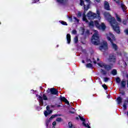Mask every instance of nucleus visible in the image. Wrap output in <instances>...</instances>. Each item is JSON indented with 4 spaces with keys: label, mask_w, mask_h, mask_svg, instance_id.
<instances>
[{
    "label": "nucleus",
    "mask_w": 128,
    "mask_h": 128,
    "mask_svg": "<svg viewBox=\"0 0 128 128\" xmlns=\"http://www.w3.org/2000/svg\"><path fill=\"white\" fill-rule=\"evenodd\" d=\"M76 120H78V117H76Z\"/></svg>",
    "instance_id": "nucleus-54"
},
{
    "label": "nucleus",
    "mask_w": 128,
    "mask_h": 128,
    "mask_svg": "<svg viewBox=\"0 0 128 128\" xmlns=\"http://www.w3.org/2000/svg\"><path fill=\"white\" fill-rule=\"evenodd\" d=\"M68 126L70 128H74V126H72V122H68Z\"/></svg>",
    "instance_id": "nucleus-30"
},
{
    "label": "nucleus",
    "mask_w": 128,
    "mask_h": 128,
    "mask_svg": "<svg viewBox=\"0 0 128 128\" xmlns=\"http://www.w3.org/2000/svg\"><path fill=\"white\" fill-rule=\"evenodd\" d=\"M96 14H97V16H98V18H100V11H98V10H96Z\"/></svg>",
    "instance_id": "nucleus-41"
},
{
    "label": "nucleus",
    "mask_w": 128,
    "mask_h": 128,
    "mask_svg": "<svg viewBox=\"0 0 128 128\" xmlns=\"http://www.w3.org/2000/svg\"><path fill=\"white\" fill-rule=\"evenodd\" d=\"M108 60L111 66H114V64L116 62V56L114 54H110Z\"/></svg>",
    "instance_id": "nucleus-3"
},
{
    "label": "nucleus",
    "mask_w": 128,
    "mask_h": 128,
    "mask_svg": "<svg viewBox=\"0 0 128 128\" xmlns=\"http://www.w3.org/2000/svg\"><path fill=\"white\" fill-rule=\"evenodd\" d=\"M116 82H117V84L120 83V78L119 77L116 78Z\"/></svg>",
    "instance_id": "nucleus-28"
},
{
    "label": "nucleus",
    "mask_w": 128,
    "mask_h": 128,
    "mask_svg": "<svg viewBox=\"0 0 128 128\" xmlns=\"http://www.w3.org/2000/svg\"><path fill=\"white\" fill-rule=\"evenodd\" d=\"M82 124L84 126H86V128H90V126H88V124H86V123H84V122H82Z\"/></svg>",
    "instance_id": "nucleus-31"
},
{
    "label": "nucleus",
    "mask_w": 128,
    "mask_h": 128,
    "mask_svg": "<svg viewBox=\"0 0 128 128\" xmlns=\"http://www.w3.org/2000/svg\"><path fill=\"white\" fill-rule=\"evenodd\" d=\"M102 86L104 88L105 90H108V86H106V85L104 84L102 85Z\"/></svg>",
    "instance_id": "nucleus-39"
},
{
    "label": "nucleus",
    "mask_w": 128,
    "mask_h": 128,
    "mask_svg": "<svg viewBox=\"0 0 128 128\" xmlns=\"http://www.w3.org/2000/svg\"><path fill=\"white\" fill-rule=\"evenodd\" d=\"M94 22L91 21L89 23V26L90 28H94Z\"/></svg>",
    "instance_id": "nucleus-25"
},
{
    "label": "nucleus",
    "mask_w": 128,
    "mask_h": 128,
    "mask_svg": "<svg viewBox=\"0 0 128 128\" xmlns=\"http://www.w3.org/2000/svg\"><path fill=\"white\" fill-rule=\"evenodd\" d=\"M94 64H96V61H94Z\"/></svg>",
    "instance_id": "nucleus-52"
},
{
    "label": "nucleus",
    "mask_w": 128,
    "mask_h": 128,
    "mask_svg": "<svg viewBox=\"0 0 128 128\" xmlns=\"http://www.w3.org/2000/svg\"><path fill=\"white\" fill-rule=\"evenodd\" d=\"M110 80L109 78H104V81L105 82H108V80Z\"/></svg>",
    "instance_id": "nucleus-34"
},
{
    "label": "nucleus",
    "mask_w": 128,
    "mask_h": 128,
    "mask_svg": "<svg viewBox=\"0 0 128 128\" xmlns=\"http://www.w3.org/2000/svg\"><path fill=\"white\" fill-rule=\"evenodd\" d=\"M58 4H66L68 0H56Z\"/></svg>",
    "instance_id": "nucleus-20"
},
{
    "label": "nucleus",
    "mask_w": 128,
    "mask_h": 128,
    "mask_svg": "<svg viewBox=\"0 0 128 128\" xmlns=\"http://www.w3.org/2000/svg\"><path fill=\"white\" fill-rule=\"evenodd\" d=\"M76 30H72V34H76Z\"/></svg>",
    "instance_id": "nucleus-38"
},
{
    "label": "nucleus",
    "mask_w": 128,
    "mask_h": 128,
    "mask_svg": "<svg viewBox=\"0 0 128 128\" xmlns=\"http://www.w3.org/2000/svg\"><path fill=\"white\" fill-rule=\"evenodd\" d=\"M82 62L83 64H84V60H83L82 61Z\"/></svg>",
    "instance_id": "nucleus-53"
},
{
    "label": "nucleus",
    "mask_w": 128,
    "mask_h": 128,
    "mask_svg": "<svg viewBox=\"0 0 128 128\" xmlns=\"http://www.w3.org/2000/svg\"><path fill=\"white\" fill-rule=\"evenodd\" d=\"M60 100L62 102H66V104H67L70 106V102H68V100H66V98H64V96H60Z\"/></svg>",
    "instance_id": "nucleus-11"
},
{
    "label": "nucleus",
    "mask_w": 128,
    "mask_h": 128,
    "mask_svg": "<svg viewBox=\"0 0 128 128\" xmlns=\"http://www.w3.org/2000/svg\"><path fill=\"white\" fill-rule=\"evenodd\" d=\"M40 0H34V2H32V4H36V2H38Z\"/></svg>",
    "instance_id": "nucleus-43"
},
{
    "label": "nucleus",
    "mask_w": 128,
    "mask_h": 128,
    "mask_svg": "<svg viewBox=\"0 0 128 128\" xmlns=\"http://www.w3.org/2000/svg\"><path fill=\"white\" fill-rule=\"evenodd\" d=\"M87 17L88 20H94V18H96V14L92 12H89L87 14Z\"/></svg>",
    "instance_id": "nucleus-9"
},
{
    "label": "nucleus",
    "mask_w": 128,
    "mask_h": 128,
    "mask_svg": "<svg viewBox=\"0 0 128 128\" xmlns=\"http://www.w3.org/2000/svg\"><path fill=\"white\" fill-rule=\"evenodd\" d=\"M68 18L69 19L70 22H72V16H68Z\"/></svg>",
    "instance_id": "nucleus-40"
},
{
    "label": "nucleus",
    "mask_w": 128,
    "mask_h": 128,
    "mask_svg": "<svg viewBox=\"0 0 128 128\" xmlns=\"http://www.w3.org/2000/svg\"><path fill=\"white\" fill-rule=\"evenodd\" d=\"M40 88H42V87H40Z\"/></svg>",
    "instance_id": "nucleus-59"
},
{
    "label": "nucleus",
    "mask_w": 128,
    "mask_h": 128,
    "mask_svg": "<svg viewBox=\"0 0 128 128\" xmlns=\"http://www.w3.org/2000/svg\"><path fill=\"white\" fill-rule=\"evenodd\" d=\"M116 18L118 22H122L120 18V17H118V15L116 16Z\"/></svg>",
    "instance_id": "nucleus-32"
},
{
    "label": "nucleus",
    "mask_w": 128,
    "mask_h": 128,
    "mask_svg": "<svg viewBox=\"0 0 128 128\" xmlns=\"http://www.w3.org/2000/svg\"><path fill=\"white\" fill-rule=\"evenodd\" d=\"M50 92L51 94H58V91L54 88H48L46 92Z\"/></svg>",
    "instance_id": "nucleus-10"
},
{
    "label": "nucleus",
    "mask_w": 128,
    "mask_h": 128,
    "mask_svg": "<svg viewBox=\"0 0 128 128\" xmlns=\"http://www.w3.org/2000/svg\"><path fill=\"white\" fill-rule=\"evenodd\" d=\"M66 40L68 42V44H70V34H67L66 35Z\"/></svg>",
    "instance_id": "nucleus-18"
},
{
    "label": "nucleus",
    "mask_w": 128,
    "mask_h": 128,
    "mask_svg": "<svg viewBox=\"0 0 128 128\" xmlns=\"http://www.w3.org/2000/svg\"><path fill=\"white\" fill-rule=\"evenodd\" d=\"M106 36L107 40L110 42H114L116 40V38H114V36L110 32H108L106 34Z\"/></svg>",
    "instance_id": "nucleus-7"
},
{
    "label": "nucleus",
    "mask_w": 128,
    "mask_h": 128,
    "mask_svg": "<svg viewBox=\"0 0 128 128\" xmlns=\"http://www.w3.org/2000/svg\"><path fill=\"white\" fill-rule=\"evenodd\" d=\"M82 32H84V30H82Z\"/></svg>",
    "instance_id": "nucleus-61"
},
{
    "label": "nucleus",
    "mask_w": 128,
    "mask_h": 128,
    "mask_svg": "<svg viewBox=\"0 0 128 128\" xmlns=\"http://www.w3.org/2000/svg\"><path fill=\"white\" fill-rule=\"evenodd\" d=\"M125 32L126 34H128V29L126 30Z\"/></svg>",
    "instance_id": "nucleus-49"
},
{
    "label": "nucleus",
    "mask_w": 128,
    "mask_h": 128,
    "mask_svg": "<svg viewBox=\"0 0 128 128\" xmlns=\"http://www.w3.org/2000/svg\"><path fill=\"white\" fill-rule=\"evenodd\" d=\"M86 68H92V64L89 63L86 65Z\"/></svg>",
    "instance_id": "nucleus-35"
},
{
    "label": "nucleus",
    "mask_w": 128,
    "mask_h": 128,
    "mask_svg": "<svg viewBox=\"0 0 128 128\" xmlns=\"http://www.w3.org/2000/svg\"><path fill=\"white\" fill-rule=\"evenodd\" d=\"M104 14L106 20L110 22V24H111L114 32H116L117 34H120V27L114 18L112 17V16L108 12H104Z\"/></svg>",
    "instance_id": "nucleus-1"
},
{
    "label": "nucleus",
    "mask_w": 128,
    "mask_h": 128,
    "mask_svg": "<svg viewBox=\"0 0 128 128\" xmlns=\"http://www.w3.org/2000/svg\"><path fill=\"white\" fill-rule=\"evenodd\" d=\"M97 2H100V0H95Z\"/></svg>",
    "instance_id": "nucleus-50"
},
{
    "label": "nucleus",
    "mask_w": 128,
    "mask_h": 128,
    "mask_svg": "<svg viewBox=\"0 0 128 128\" xmlns=\"http://www.w3.org/2000/svg\"><path fill=\"white\" fill-rule=\"evenodd\" d=\"M122 94H124V93H122Z\"/></svg>",
    "instance_id": "nucleus-58"
},
{
    "label": "nucleus",
    "mask_w": 128,
    "mask_h": 128,
    "mask_svg": "<svg viewBox=\"0 0 128 128\" xmlns=\"http://www.w3.org/2000/svg\"><path fill=\"white\" fill-rule=\"evenodd\" d=\"M52 128H55L54 126H53V127Z\"/></svg>",
    "instance_id": "nucleus-57"
},
{
    "label": "nucleus",
    "mask_w": 128,
    "mask_h": 128,
    "mask_svg": "<svg viewBox=\"0 0 128 128\" xmlns=\"http://www.w3.org/2000/svg\"><path fill=\"white\" fill-rule=\"evenodd\" d=\"M52 112V110H46V111H45L44 112V114L45 116H48Z\"/></svg>",
    "instance_id": "nucleus-15"
},
{
    "label": "nucleus",
    "mask_w": 128,
    "mask_h": 128,
    "mask_svg": "<svg viewBox=\"0 0 128 128\" xmlns=\"http://www.w3.org/2000/svg\"><path fill=\"white\" fill-rule=\"evenodd\" d=\"M82 20L84 22H88V19H86V14H83Z\"/></svg>",
    "instance_id": "nucleus-23"
},
{
    "label": "nucleus",
    "mask_w": 128,
    "mask_h": 128,
    "mask_svg": "<svg viewBox=\"0 0 128 128\" xmlns=\"http://www.w3.org/2000/svg\"><path fill=\"white\" fill-rule=\"evenodd\" d=\"M74 20H75L76 22H78L79 20L78 18H76V17H74Z\"/></svg>",
    "instance_id": "nucleus-44"
},
{
    "label": "nucleus",
    "mask_w": 128,
    "mask_h": 128,
    "mask_svg": "<svg viewBox=\"0 0 128 128\" xmlns=\"http://www.w3.org/2000/svg\"><path fill=\"white\" fill-rule=\"evenodd\" d=\"M108 98H110V96H108Z\"/></svg>",
    "instance_id": "nucleus-56"
},
{
    "label": "nucleus",
    "mask_w": 128,
    "mask_h": 128,
    "mask_svg": "<svg viewBox=\"0 0 128 128\" xmlns=\"http://www.w3.org/2000/svg\"><path fill=\"white\" fill-rule=\"evenodd\" d=\"M60 106L59 105V106Z\"/></svg>",
    "instance_id": "nucleus-60"
},
{
    "label": "nucleus",
    "mask_w": 128,
    "mask_h": 128,
    "mask_svg": "<svg viewBox=\"0 0 128 128\" xmlns=\"http://www.w3.org/2000/svg\"><path fill=\"white\" fill-rule=\"evenodd\" d=\"M52 126H56V121H54L53 122H52Z\"/></svg>",
    "instance_id": "nucleus-42"
},
{
    "label": "nucleus",
    "mask_w": 128,
    "mask_h": 128,
    "mask_svg": "<svg viewBox=\"0 0 128 128\" xmlns=\"http://www.w3.org/2000/svg\"><path fill=\"white\" fill-rule=\"evenodd\" d=\"M120 6H121L123 12H126V6L122 3L120 4Z\"/></svg>",
    "instance_id": "nucleus-22"
},
{
    "label": "nucleus",
    "mask_w": 128,
    "mask_h": 128,
    "mask_svg": "<svg viewBox=\"0 0 128 128\" xmlns=\"http://www.w3.org/2000/svg\"><path fill=\"white\" fill-rule=\"evenodd\" d=\"M110 42L112 44V48H114V50H118V46H116V44H114V41H112V42Z\"/></svg>",
    "instance_id": "nucleus-16"
},
{
    "label": "nucleus",
    "mask_w": 128,
    "mask_h": 128,
    "mask_svg": "<svg viewBox=\"0 0 128 128\" xmlns=\"http://www.w3.org/2000/svg\"><path fill=\"white\" fill-rule=\"evenodd\" d=\"M38 96V100L40 106H46V103H44V100H48V97H46V96L45 94H44L42 97L40 96Z\"/></svg>",
    "instance_id": "nucleus-4"
},
{
    "label": "nucleus",
    "mask_w": 128,
    "mask_h": 128,
    "mask_svg": "<svg viewBox=\"0 0 128 128\" xmlns=\"http://www.w3.org/2000/svg\"><path fill=\"white\" fill-rule=\"evenodd\" d=\"M79 118L80 120H82V122H85L86 120H84V118L80 116H79Z\"/></svg>",
    "instance_id": "nucleus-37"
},
{
    "label": "nucleus",
    "mask_w": 128,
    "mask_h": 128,
    "mask_svg": "<svg viewBox=\"0 0 128 128\" xmlns=\"http://www.w3.org/2000/svg\"><path fill=\"white\" fill-rule=\"evenodd\" d=\"M117 102L118 104H120L122 102V98L119 97L117 98Z\"/></svg>",
    "instance_id": "nucleus-21"
},
{
    "label": "nucleus",
    "mask_w": 128,
    "mask_h": 128,
    "mask_svg": "<svg viewBox=\"0 0 128 128\" xmlns=\"http://www.w3.org/2000/svg\"><path fill=\"white\" fill-rule=\"evenodd\" d=\"M98 64L100 68H106V64L104 62L98 63Z\"/></svg>",
    "instance_id": "nucleus-19"
},
{
    "label": "nucleus",
    "mask_w": 128,
    "mask_h": 128,
    "mask_svg": "<svg viewBox=\"0 0 128 128\" xmlns=\"http://www.w3.org/2000/svg\"><path fill=\"white\" fill-rule=\"evenodd\" d=\"M100 50H108V42L106 41L103 42L100 46Z\"/></svg>",
    "instance_id": "nucleus-8"
},
{
    "label": "nucleus",
    "mask_w": 128,
    "mask_h": 128,
    "mask_svg": "<svg viewBox=\"0 0 128 128\" xmlns=\"http://www.w3.org/2000/svg\"><path fill=\"white\" fill-rule=\"evenodd\" d=\"M56 116H58V114H54V115H53V116H51L49 120H52V118H56Z\"/></svg>",
    "instance_id": "nucleus-24"
},
{
    "label": "nucleus",
    "mask_w": 128,
    "mask_h": 128,
    "mask_svg": "<svg viewBox=\"0 0 128 128\" xmlns=\"http://www.w3.org/2000/svg\"><path fill=\"white\" fill-rule=\"evenodd\" d=\"M97 60H100V58H98Z\"/></svg>",
    "instance_id": "nucleus-55"
},
{
    "label": "nucleus",
    "mask_w": 128,
    "mask_h": 128,
    "mask_svg": "<svg viewBox=\"0 0 128 128\" xmlns=\"http://www.w3.org/2000/svg\"><path fill=\"white\" fill-rule=\"evenodd\" d=\"M104 8L105 10H110V4L108 2H104Z\"/></svg>",
    "instance_id": "nucleus-12"
},
{
    "label": "nucleus",
    "mask_w": 128,
    "mask_h": 128,
    "mask_svg": "<svg viewBox=\"0 0 128 128\" xmlns=\"http://www.w3.org/2000/svg\"><path fill=\"white\" fill-rule=\"evenodd\" d=\"M94 25L98 28V30H106V25H104V23H102L101 24H100L98 22L95 21Z\"/></svg>",
    "instance_id": "nucleus-6"
},
{
    "label": "nucleus",
    "mask_w": 128,
    "mask_h": 128,
    "mask_svg": "<svg viewBox=\"0 0 128 128\" xmlns=\"http://www.w3.org/2000/svg\"><path fill=\"white\" fill-rule=\"evenodd\" d=\"M112 74H113V76H116V74H117V72H116V70H113L112 71Z\"/></svg>",
    "instance_id": "nucleus-26"
},
{
    "label": "nucleus",
    "mask_w": 128,
    "mask_h": 128,
    "mask_svg": "<svg viewBox=\"0 0 128 128\" xmlns=\"http://www.w3.org/2000/svg\"><path fill=\"white\" fill-rule=\"evenodd\" d=\"M70 114H74V112H70Z\"/></svg>",
    "instance_id": "nucleus-51"
},
{
    "label": "nucleus",
    "mask_w": 128,
    "mask_h": 128,
    "mask_svg": "<svg viewBox=\"0 0 128 128\" xmlns=\"http://www.w3.org/2000/svg\"><path fill=\"white\" fill-rule=\"evenodd\" d=\"M46 108V110H48V111L50 110V107L48 106H47Z\"/></svg>",
    "instance_id": "nucleus-46"
},
{
    "label": "nucleus",
    "mask_w": 128,
    "mask_h": 128,
    "mask_svg": "<svg viewBox=\"0 0 128 128\" xmlns=\"http://www.w3.org/2000/svg\"><path fill=\"white\" fill-rule=\"evenodd\" d=\"M123 24H126V20L123 21Z\"/></svg>",
    "instance_id": "nucleus-47"
},
{
    "label": "nucleus",
    "mask_w": 128,
    "mask_h": 128,
    "mask_svg": "<svg viewBox=\"0 0 128 128\" xmlns=\"http://www.w3.org/2000/svg\"><path fill=\"white\" fill-rule=\"evenodd\" d=\"M120 84L121 88H126V82L123 80L120 82Z\"/></svg>",
    "instance_id": "nucleus-17"
},
{
    "label": "nucleus",
    "mask_w": 128,
    "mask_h": 128,
    "mask_svg": "<svg viewBox=\"0 0 128 128\" xmlns=\"http://www.w3.org/2000/svg\"><path fill=\"white\" fill-rule=\"evenodd\" d=\"M91 42L95 46L100 44V36H98V30H94V34L92 36Z\"/></svg>",
    "instance_id": "nucleus-2"
},
{
    "label": "nucleus",
    "mask_w": 128,
    "mask_h": 128,
    "mask_svg": "<svg viewBox=\"0 0 128 128\" xmlns=\"http://www.w3.org/2000/svg\"><path fill=\"white\" fill-rule=\"evenodd\" d=\"M74 42L75 44H78V36H76L74 38Z\"/></svg>",
    "instance_id": "nucleus-27"
},
{
    "label": "nucleus",
    "mask_w": 128,
    "mask_h": 128,
    "mask_svg": "<svg viewBox=\"0 0 128 128\" xmlns=\"http://www.w3.org/2000/svg\"><path fill=\"white\" fill-rule=\"evenodd\" d=\"M80 4L82 6H84V10H88V8H90V0H85V2H87L86 5L84 4V1L83 0H80Z\"/></svg>",
    "instance_id": "nucleus-5"
},
{
    "label": "nucleus",
    "mask_w": 128,
    "mask_h": 128,
    "mask_svg": "<svg viewBox=\"0 0 128 128\" xmlns=\"http://www.w3.org/2000/svg\"><path fill=\"white\" fill-rule=\"evenodd\" d=\"M100 72H101L102 74H106V71H104V70H103L101 69L100 70Z\"/></svg>",
    "instance_id": "nucleus-33"
},
{
    "label": "nucleus",
    "mask_w": 128,
    "mask_h": 128,
    "mask_svg": "<svg viewBox=\"0 0 128 128\" xmlns=\"http://www.w3.org/2000/svg\"><path fill=\"white\" fill-rule=\"evenodd\" d=\"M114 0V2H116L117 4L118 3V2H120V0Z\"/></svg>",
    "instance_id": "nucleus-48"
},
{
    "label": "nucleus",
    "mask_w": 128,
    "mask_h": 128,
    "mask_svg": "<svg viewBox=\"0 0 128 128\" xmlns=\"http://www.w3.org/2000/svg\"><path fill=\"white\" fill-rule=\"evenodd\" d=\"M81 16H82V13L78 12V18H80Z\"/></svg>",
    "instance_id": "nucleus-45"
},
{
    "label": "nucleus",
    "mask_w": 128,
    "mask_h": 128,
    "mask_svg": "<svg viewBox=\"0 0 128 128\" xmlns=\"http://www.w3.org/2000/svg\"><path fill=\"white\" fill-rule=\"evenodd\" d=\"M128 104V98L126 100H124V104L122 106L124 110H126V104Z\"/></svg>",
    "instance_id": "nucleus-14"
},
{
    "label": "nucleus",
    "mask_w": 128,
    "mask_h": 128,
    "mask_svg": "<svg viewBox=\"0 0 128 128\" xmlns=\"http://www.w3.org/2000/svg\"><path fill=\"white\" fill-rule=\"evenodd\" d=\"M62 24H63L64 26H67L68 24H66V22L64 21H62L61 22Z\"/></svg>",
    "instance_id": "nucleus-36"
},
{
    "label": "nucleus",
    "mask_w": 128,
    "mask_h": 128,
    "mask_svg": "<svg viewBox=\"0 0 128 128\" xmlns=\"http://www.w3.org/2000/svg\"><path fill=\"white\" fill-rule=\"evenodd\" d=\"M56 122H62V118H56Z\"/></svg>",
    "instance_id": "nucleus-29"
},
{
    "label": "nucleus",
    "mask_w": 128,
    "mask_h": 128,
    "mask_svg": "<svg viewBox=\"0 0 128 128\" xmlns=\"http://www.w3.org/2000/svg\"><path fill=\"white\" fill-rule=\"evenodd\" d=\"M105 70H112V65L110 64V65H105Z\"/></svg>",
    "instance_id": "nucleus-13"
}]
</instances>
